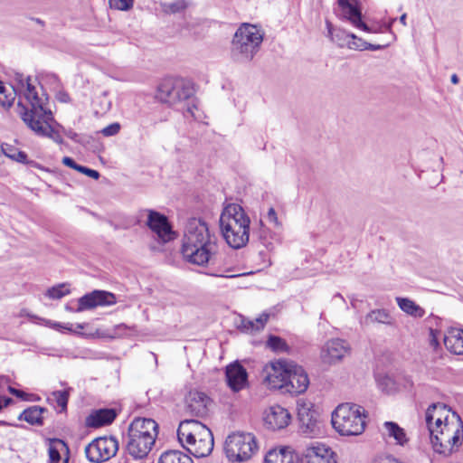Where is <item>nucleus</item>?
Returning a JSON list of instances; mask_svg holds the SVG:
<instances>
[{
    "mask_svg": "<svg viewBox=\"0 0 463 463\" xmlns=\"http://www.w3.org/2000/svg\"><path fill=\"white\" fill-rule=\"evenodd\" d=\"M257 450L256 438L251 433H232L225 440L224 451L232 462L247 461Z\"/></svg>",
    "mask_w": 463,
    "mask_h": 463,
    "instance_id": "obj_11",
    "label": "nucleus"
},
{
    "mask_svg": "<svg viewBox=\"0 0 463 463\" xmlns=\"http://www.w3.org/2000/svg\"><path fill=\"white\" fill-rule=\"evenodd\" d=\"M5 156L9 157L16 162L24 163L27 158V155L23 151H18L16 148L5 145V149L4 150Z\"/></svg>",
    "mask_w": 463,
    "mask_h": 463,
    "instance_id": "obj_36",
    "label": "nucleus"
},
{
    "mask_svg": "<svg viewBox=\"0 0 463 463\" xmlns=\"http://www.w3.org/2000/svg\"><path fill=\"white\" fill-rule=\"evenodd\" d=\"M267 220L269 222L273 223L277 227L280 225L278 216H277V213H276V211L274 210L273 207H270L269 209L268 213H267Z\"/></svg>",
    "mask_w": 463,
    "mask_h": 463,
    "instance_id": "obj_44",
    "label": "nucleus"
},
{
    "mask_svg": "<svg viewBox=\"0 0 463 463\" xmlns=\"http://www.w3.org/2000/svg\"><path fill=\"white\" fill-rule=\"evenodd\" d=\"M77 171L80 173H82V174L86 175L87 176H90L93 179H98L99 177V173L98 171L88 168V167L80 165H79V167H77Z\"/></svg>",
    "mask_w": 463,
    "mask_h": 463,
    "instance_id": "obj_42",
    "label": "nucleus"
},
{
    "mask_svg": "<svg viewBox=\"0 0 463 463\" xmlns=\"http://www.w3.org/2000/svg\"><path fill=\"white\" fill-rule=\"evenodd\" d=\"M8 391L13 395H14L16 397H19V398H22V399H24L25 396L27 395L24 392H23L21 390H18V389H15V388L11 387V386L8 388Z\"/></svg>",
    "mask_w": 463,
    "mask_h": 463,
    "instance_id": "obj_47",
    "label": "nucleus"
},
{
    "mask_svg": "<svg viewBox=\"0 0 463 463\" xmlns=\"http://www.w3.org/2000/svg\"><path fill=\"white\" fill-rule=\"evenodd\" d=\"M194 90L189 81L182 78L168 77L164 79L157 87L156 99L170 106L189 101Z\"/></svg>",
    "mask_w": 463,
    "mask_h": 463,
    "instance_id": "obj_9",
    "label": "nucleus"
},
{
    "mask_svg": "<svg viewBox=\"0 0 463 463\" xmlns=\"http://www.w3.org/2000/svg\"><path fill=\"white\" fill-rule=\"evenodd\" d=\"M120 130V125L118 122L112 123L100 131L101 134L105 137H112L117 135Z\"/></svg>",
    "mask_w": 463,
    "mask_h": 463,
    "instance_id": "obj_41",
    "label": "nucleus"
},
{
    "mask_svg": "<svg viewBox=\"0 0 463 463\" xmlns=\"http://www.w3.org/2000/svg\"><path fill=\"white\" fill-rule=\"evenodd\" d=\"M195 110H197V107L194 104H193V105L188 104L186 106L184 113L189 114L194 118H197V117L195 115Z\"/></svg>",
    "mask_w": 463,
    "mask_h": 463,
    "instance_id": "obj_48",
    "label": "nucleus"
},
{
    "mask_svg": "<svg viewBox=\"0 0 463 463\" xmlns=\"http://www.w3.org/2000/svg\"><path fill=\"white\" fill-rule=\"evenodd\" d=\"M458 81H459V79H458V75H457V74H453V75L451 76V82H452L453 84H458Z\"/></svg>",
    "mask_w": 463,
    "mask_h": 463,
    "instance_id": "obj_55",
    "label": "nucleus"
},
{
    "mask_svg": "<svg viewBox=\"0 0 463 463\" xmlns=\"http://www.w3.org/2000/svg\"><path fill=\"white\" fill-rule=\"evenodd\" d=\"M62 163L72 169L77 170V167H79L80 165H78L71 157L64 156L62 158Z\"/></svg>",
    "mask_w": 463,
    "mask_h": 463,
    "instance_id": "obj_46",
    "label": "nucleus"
},
{
    "mask_svg": "<svg viewBox=\"0 0 463 463\" xmlns=\"http://www.w3.org/2000/svg\"><path fill=\"white\" fill-rule=\"evenodd\" d=\"M338 5L341 9L342 20L348 22L355 29L365 33H391L392 26L396 21V18H392L387 24L371 26L365 22L357 0H338Z\"/></svg>",
    "mask_w": 463,
    "mask_h": 463,
    "instance_id": "obj_10",
    "label": "nucleus"
},
{
    "mask_svg": "<svg viewBox=\"0 0 463 463\" xmlns=\"http://www.w3.org/2000/svg\"><path fill=\"white\" fill-rule=\"evenodd\" d=\"M78 328H80V329H83V328H84V326H82V325H78Z\"/></svg>",
    "mask_w": 463,
    "mask_h": 463,
    "instance_id": "obj_56",
    "label": "nucleus"
},
{
    "mask_svg": "<svg viewBox=\"0 0 463 463\" xmlns=\"http://www.w3.org/2000/svg\"><path fill=\"white\" fill-rule=\"evenodd\" d=\"M157 423L152 419H136L128 428L126 449L134 458L148 455L157 437Z\"/></svg>",
    "mask_w": 463,
    "mask_h": 463,
    "instance_id": "obj_5",
    "label": "nucleus"
},
{
    "mask_svg": "<svg viewBox=\"0 0 463 463\" xmlns=\"http://www.w3.org/2000/svg\"><path fill=\"white\" fill-rule=\"evenodd\" d=\"M68 294H70V289L67 288L66 284L54 286L46 292V296L52 299H60Z\"/></svg>",
    "mask_w": 463,
    "mask_h": 463,
    "instance_id": "obj_34",
    "label": "nucleus"
},
{
    "mask_svg": "<svg viewBox=\"0 0 463 463\" xmlns=\"http://www.w3.org/2000/svg\"><path fill=\"white\" fill-rule=\"evenodd\" d=\"M365 410L354 403L339 404L332 413V425L342 436H357L365 428Z\"/></svg>",
    "mask_w": 463,
    "mask_h": 463,
    "instance_id": "obj_6",
    "label": "nucleus"
},
{
    "mask_svg": "<svg viewBox=\"0 0 463 463\" xmlns=\"http://www.w3.org/2000/svg\"><path fill=\"white\" fill-rule=\"evenodd\" d=\"M430 435V441L437 453L449 455L458 449L463 436V422L459 416H451V421L441 425V427L428 428Z\"/></svg>",
    "mask_w": 463,
    "mask_h": 463,
    "instance_id": "obj_8",
    "label": "nucleus"
},
{
    "mask_svg": "<svg viewBox=\"0 0 463 463\" xmlns=\"http://www.w3.org/2000/svg\"><path fill=\"white\" fill-rule=\"evenodd\" d=\"M225 376L228 386L235 392L247 385V371L239 362H234L226 367Z\"/></svg>",
    "mask_w": 463,
    "mask_h": 463,
    "instance_id": "obj_20",
    "label": "nucleus"
},
{
    "mask_svg": "<svg viewBox=\"0 0 463 463\" xmlns=\"http://www.w3.org/2000/svg\"><path fill=\"white\" fill-rule=\"evenodd\" d=\"M385 47V45H381V44H373V43H367V44H365V50H370V51H378V50H382Z\"/></svg>",
    "mask_w": 463,
    "mask_h": 463,
    "instance_id": "obj_50",
    "label": "nucleus"
},
{
    "mask_svg": "<svg viewBox=\"0 0 463 463\" xmlns=\"http://www.w3.org/2000/svg\"><path fill=\"white\" fill-rule=\"evenodd\" d=\"M146 213V225L156 234L159 241L168 242L175 239V232L164 214L154 210H143L141 214Z\"/></svg>",
    "mask_w": 463,
    "mask_h": 463,
    "instance_id": "obj_13",
    "label": "nucleus"
},
{
    "mask_svg": "<svg viewBox=\"0 0 463 463\" xmlns=\"http://www.w3.org/2000/svg\"><path fill=\"white\" fill-rule=\"evenodd\" d=\"M373 463H402V462L398 461L397 459H395L394 458L390 457V456H380L374 459Z\"/></svg>",
    "mask_w": 463,
    "mask_h": 463,
    "instance_id": "obj_45",
    "label": "nucleus"
},
{
    "mask_svg": "<svg viewBox=\"0 0 463 463\" xmlns=\"http://www.w3.org/2000/svg\"><path fill=\"white\" fill-rule=\"evenodd\" d=\"M177 437L182 446L196 458L207 457L213 449L212 431L196 420L181 421Z\"/></svg>",
    "mask_w": 463,
    "mask_h": 463,
    "instance_id": "obj_4",
    "label": "nucleus"
},
{
    "mask_svg": "<svg viewBox=\"0 0 463 463\" xmlns=\"http://www.w3.org/2000/svg\"><path fill=\"white\" fill-rule=\"evenodd\" d=\"M446 348L456 354H463V330L457 327L449 328L443 338Z\"/></svg>",
    "mask_w": 463,
    "mask_h": 463,
    "instance_id": "obj_23",
    "label": "nucleus"
},
{
    "mask_svg": "<svg viewBox=\"0 0 463 463\" xmlns=\"http://www.w3.org/2000/svg\"><path fill=\"white\" fill-rule=\"evenodd\" d=\"M219 222L222 234L232 248L240 249L247 244L250 220L240 204L230 203L225 206Z\"/></svg>",
    "mask_w": 463,
    "mask_h": 463,
    "instance_id": "obj_3",
    "label": "nucleus"
},
{
    "mask_svg": "<svg viewBox=\"0 0 463 463\" xmlns=\"http://www.w3.org/2000/svg\"><path fill=\"white\" fill-rule=\"evenodd\" d=\"M458 416L455 411H452L446 404L442 402L432 403L426 411L425 420L428 428L441 427L447 423V420L451 421V416Z\"/></svg>",
    "mask_w": 463,
    "mask_h": 463,
    "instance_id": "obj_19",
    "label": "nucleus"
},
{
    "mask_svg": "<svg viewBox=\"0 0 463 463\" xmlns=\"http://www.w3.org/2000/svg\"><path fill=\"white\" fill-rule=\"evenodd\" d=\"M5 149V145L0 146V164L3 162V158L5 156V153H4Z\"/></svg>",
    "mask_w": 463,
    "mask_h": 463,
    "instance_id": "obj_52",
    "label": "nucleus"
},
{
    "mask_svg": "<svg viewBox=\"0 0 463 463\" xmlns=\"http://www.w3.org/2000/svg\"><path fill=\"white\" fill-rule=\"evenodd\" d=\"M269 314L263 313L255 320H248L242 322V326L247 332H256L264 328L269 319Z\"/></svg>",
    "mask_w": 463,
    "mask_h": 463,
    "instance_id": "obj_32",
    "label": "nucleus"
},
{
    "mask_svg": "<svg viewBox=\"0 0 463 463\" xmlns=\"http://www.w3.org/2000/svg\"><path fill=\"white\" fill-rule=\"evenodd\" d=\"M264 463H299L298 457L286 449H271L264 458Z\"/></svg>",
    "mask_w": 463,
    "mask_h": 463,
    "instance_id": "obj_26",
    "label": "nucleus"
},
{
    "mask_svg": "<svg viewBox=\"0 0 463 463\" xmlns=\"http://www.w3.org/2000/svg\"><path fill=\"white\" fill-rule=\"evenodd\" d=\"M53 401L61 407V411H65L69 400V391H55L52 393Z\"/></svg>",
    "mask_w": 463,
    "mask_h": 463,
    "instance_id": "obj_35",
    "label": "nucleus"
},
{
    "mask_svg": "<svg viewBox=\"0 0 463 463\" xmlns=\"http://www.w3.org/2000/svg\"><path fill=\"white\" fill-rule=\"evenodd\" d=\"M396 302L399 307L410 316L414 317H422L425 314L424 309L410 298H396Z\"/></svg>",
    "mask_w": 463,
    "mask_h": 463,
    "instance_id": "obj_29",
    "label": "nucleus"
},
{
    "mask_svg": "<svg viewBox=\"0 0 463 463\" xmlns=\"http://www.w3.org/2000/svg\"><path fill=\"white\" fill-rule=\"evenodd\" d=\"M13 400L9 397L0 396V411L2 408L8 406Z\"/></svg>",
    "mask_w": 463,
    "mask_h": 463,
    "instance_id": "obj_49",
    "label": "nucleus"
},
{
    "mask_svg": "<svg viewBox=\"0 0 463 463\" xmlns=\"http://www.w3.org/2000/svg\"><path fill=\"white\" fill-rule=\"evenodd\" d=\"M157 463H194L192 458L180 450H166L161 454Z\"/></svg>",
    "mask_w": 463,
    "mask_h": 463,
    "instance_id": "obj_28",
    "label": "nucleus"
},
{
    "mask_svg": "<svg viewBox=\"0 0 463 463\" xmlns=\"http://www.w3.org/2000/svg\"><path fill=\"white\" fill-rule=\"evenodd\" d=\"M263 41L261 30L253 24H244L236 31L232 42V57L238 62L251 61Z\"/></svg>",
    "mask_w": 463,
    "mask_h": 463,
    "instance_id": "obj_7",
    "label": "nucleus"
},
{
    "mask_svg": "<svg viewBox=\"0 0 463 463\" xmlns=\"http://www.w3.org/2000/svg\"><path fill=\"white\" fill-rule=\"evenodd\" d=\"M187 4L184 0H176L173 3L164 4L162 5L163 11L167 14H175L184 10Z\"/></svg>",
    "mask_w": 463,
    "mask_h": 463,
    "instance_id": "obj_38",
    "label": "nucleus"
},
{
    "mask_svg": "<svg viewBox=\"0 0 463 463\" xmlns=\"http://www.w3.org/2000/svg\"><path fill=\"white\" fill-rule=\"evenodd\" d=\"M346 38H348L346 42L348 48L359 51L365 50V44H367V42L364 41L362 38L357 37L354 33H349V34H346Z\"/></svg>",
    "mask_w": 463,
    "mask_h": 463,
    "instance_id": "obj_37",
    "label": "nucleus"
},
{
    "mask_svg": "<svg viewBox=\"0 0 463 463\" xmlns=\"http://www.w3.org/2000/svg\"><path fill=\"white\" fill-rule=\"evenodd\" d=\"M64 134L71 140L73 141H78L77 140V137H78V134L74 131H72L71 129H69V130H64Z\"/></svg>",
    "mask_w": 463,
    "mask_h": 463,
    "instance_id": "obj_51",
    "label": "nucleus"
},
{
    "mask_svg": "<svg viewBox=\"0 0 463 463\" xmlns=\"http://www.w3.org/2000/svg\"><path fill=\"white\" fill-rule=\"evenodd\" d=\"M117 416L114 409H100L93 411L86 420L89 427L99 428L113 422Z\"/></svg>",
    "mask_w": 463,
    "mask_h": 463,
    "instance_id": "obj_24",
    "label": "nucleus"
},
{
    "mask_svg": "<svg viewBox=\"0 0 463 463\" xmlns=\"http://www.w3.org/2000/svg\"><path fill=\"white\" fill-rule=\"evenodd\" d=\"M383 324L386 326H393L394 318L390 312L384 308L373 309L370 311L362 320L361 325L367 326L372 324Z\"/></svg>",
    "mask_w": 463,
    "mask_h": 463,
    "instance_id": "obj_25",
    "label": "nucleus"
},
{
    "mask_svg": "<svg viewBox=\"0 0 463 463\" xmlns=\"http://www.w3.org/2000/svg\"><path fill=\"white\" fill-rule=\"evenodd\" d=\"M218 238L210 231L202 218L187 220L182 240V253L191 263L203 266L208 263L218 250Z\"/></svg>",
    "mask_w": 463,
    "mask_h": 463,
    "instance_id": "obj_2",
    "label": "nucleus"
},
{
    "mask_svg": "<svg viewBox=\"0 0 463 463\" xmlns=\"http://www.w3.org/2000/svg\"><path fill=\"white\" fill-rule=\"evenodd\" d=\"M351 351L350 345L344 339L328 340L322 347L320 358L324 364H333L341 361Z\"/></svg>",
    "mask_w": 463,
    "mask_h": 463,
    "instance_id": "obj_17",
    "label": "nucleus"
},
{
    "mask_svg": "<svg viewBox=\"0 0 463 463\" xmlns=\"http://www.w3.org/2000/svg\"><path fill=\"white\" fill-rule=\"evenodd\" d=\"M118 450V442L114 437H99L92 440L85 449L90 462H104L114 457Z\"/></svg>",
    "mask_w": 463,
    "mask_h": 463,
    "instance_id": "obj_12",
    "label": "nucleus"
},
{
    "mask_svg": "<svg viewBox=\"0 0 463 463\" xmlns=\"http://www.w3.org/2000/svg\"><path fill=\"white\" fill-rule=\"evenodd\" d=\"M289 412L280 405L269 407L264 417L265 425L270 430H281L287 427L290 421Z\"/></svg>",
    "mask_w": 463,
    "mask_h": 463,
    "instance_id": "obj_22",
    "label": "nucleus"
},
{
    "mask_svg": "<svg viewBox=\"0 0 463 463\" xmlns=\"http://www.w3.org/2000/svg\"><path fill=\"white\" fill-rule=\"evenodd\" d=\"M46 411V409L40 406H31L25 409L18 417L19 420H23L31 425L41 426L43 423V413Z\"/></svg>",
    "mask_w": 463,
    "mask_h": 463,
    "instance_id": "obj_27",
    "label": "nucleus"
},
{
    "mask_svg": "<svg viewBox=\"0 0 463 463\" xmlns=\"http://www.w3.org/2000/svg\"><path fill=\"white\" fill-rule=\"evenodd\" d=\"M289 364L290 361L278 360L265 367L264 382L270 389H279L285 392Z\"/></svg>",
    "mask_w": 463,
    "mask_h": 463,
    "instance_id": "obj_14",
    "label": "nucleus"
},
{
    "mask_svg": "<svg viewBox=\"0 0 463 463\" xmlns=\"http://www.w3.org/2000/svg\"><path fill=\"white\" fill-rule=\"evenodd\" d=\"M210 398L203 392L191 390L185 396V406L192 415L202 417L207 413Z\"/></svg>",
    "mask_w": 463,
    "mask_h": 463,
    "instance_id": "obj_21",
    "label": "nucleus"
},
{
    "mask_svg": "<svg viewBox=\"0 0 463 463\" xmlns=\"http://www.w3.org/2000/svg\"><path fill=\"white\" fill-rule=\"evenodd\" d=\"M15 81V86H10V89H7L0 80V104L9 109L19 92L28 102V106H24L21 100L18 102V113L26 126L36 135L49 137L57 144H62L63 139L61 134L51 125L54 119L48 107L47 95L43 92L39 94L30 77L25 78L23 74H16Z\"/></svg>",
    "mask_w": 463,
    "mask_h": 463,
    "instance_id": "obj_1",
    "label": "nucleus"
},
{
    "mask_svg": "<svg viewBox=\"0 0 463 463\" xmlns=\"http://www.w3.org/2000/svg\"><path fill=\"white\" fill-rule=\"evenodd\" d=\"M439 332L438 330H434V329L430 330V345L435 349L437 347H439Z\"/></svg>",
    "mask_w": 463,
    "mask_h": 463,
    "instance_id": "obj_43",
    "label": "nucleus"
},
{
    "mask_svg": "<svg viewBox=\"0 0 463 463\" xmlns=\"http://www.w3.org/2000/svg\"><path fill=\"white\" fill-rule=\"evenodd\" d=\"M301 454L304 463H337L332 449L317 441L307 444Z\"/></svg>",
    "mask_w": 463,
    "mask_h": 463,
    "instance_id": "obj_15",
    "label": "nucleus"
},
{
    "mask_svg": "<svg viewBox=\"0 0 463 463\" xmlns=\"http://www.w3.org/2000/svg\"><path fill=\"white\" fill-rule=\"evenodd\" d=\"M268 346L275 352H282L287 350L286 342L276 335H270L267 342Z\"/></svg>",
    "mask_w": 463,
    "mask_h": 463,
    "instance_id": "obj_39",
    "label": "nucleus"
},
{
    "mask_svg": "<svg viewBox=\"0 0 463 463\" xmlns=\"http://www.w3.org/2000/svg\"><path fill=\"white\" fill-rule=\"evenodd\" d=\"M305 414H307V416H308V413L306 412V411H302L299 408H298V416H299V419L301 421H304V416Z\"/></svg>",
    "mask_w": 463,
    "mask_h": 463,
    "instance_id": "obj_54",
    "label": "nucleus"
},
{
    "mask_svg": "<svg viewBox=\"0 0 463 463\" xmlns=\"http://www.w3.org/2000/svg\"><path fill=\"white\" fill-rule=\"evenodd\" d=\"M406 19H407V14H403L400 16V23L402 24L404 26L407 24H406Z\"/></svg>",
    "mask_w": 463,
    "mask_h": 463,
    "instance_id": "obj_53",
    "label": "nucleus"
},
{
    "mask_svg": "<svg viewBox=\"0 0 463 463\" xmlns=\"http://www.w3.org/2000/svg\"><path fill=\"white\" fill-rule=\"evenodd\" d=\"M326 25L331 41L339 46L346 45V42L348 40V38H346V34H349V33L343 30L333 31L332 24L330 23H327Z\"/></svg>",
    "mask_w": 463,
    "mask_h": 463,
    "instance_id": "obj_33",
    "label": "nucleus"
},
{
    "mask_svg": "<svg viewBox=\"0 0 463 463\" xmlns=\"http://www.w3.org/2000/svg\"><path fill=\"white\" fill-rule=\"evenodd\" d=\"M309 384V380L305 370L290 361L288 376L286 379L285 392L291 395H298L306 392Z\"/></svg>",
    "mask_w": 463,
    "mask_h": 463,
    "instance_id": "obj_16",
    "label": "nucleus"
},
{
    "mask_svg": "<svg viewBox=\"0 0 463 463\" xmlns=\"http://www.w3.org/2000/svg\"><path fill=\"white\" fill-rule=\"evenodd\" d=\"M7 152H9V154H14V152L12 150H9V149H7Z\"/></svg>",
    "mask_w": 463,
    "mask_h": 463,
    "instance_id": "obj_57",
    "label": "nucleus"
},
{
    "mask_svg": "<svg viewBox=\"0 0 463 463\" xmlns=\"http://www.w3.org/2000/svg\"><path fill=\"white\" fill-rule=\"evenodd\" d=\"M116 303L113 293L104 290H93L79 298L77 311L81 312L97 307L111 306Z\"/></svg>",
    "mask_w": 463,
    "mask_h": 463,
    "instance_id": "obj_18",
    "label": "nucleus"
},
{
    "mask_svg": "<svg viewBox=\"0 0 463 463\" xmlns=\"http://www.w3.org/2000/svg\"><path fill=\"white\" fill-rule=\"evenodd\" d=\"M62 449L69 451V448L66 442L60 439H51L48 449L49 463H60L61 450Z\"/></svg>",
    "mask_w": 463,
    "mask_h": 463,
    "instance_id": "obj_30",
    "label": "nucleus"
},
{
    "mask_svg": "<svg viewBox=\"0 0 463 463\" xmlns=\"http://www.w3.org/2000/svg\"><path fill=\"white\" fill-rule=\"evenodd\" d=\"M386 434L389 437L393 438L396 442L400 445H403L407 442V437L404 430L401 428L397 423L392 421H386L383 424Z\"/></svg>",
    "mask_w": 463,
    "mask_h": 463,
    "instance_id": "obj_31",
    "label": "nucleus"
},
{
    "mask_svg": "<svg viewBox=\"0 0 463 463\" xmlns=\"http://www.w3.org/2000/svg\"><path fill=\"white\" fill-rule=\"evenodd\" d=\"M109 5L115 9L128 11L133 7L134 0H109Z\"/></svg>",
    "mask_w": 463,
    "mask_h": 463,
    "instance_id": "obj_40",
    "label": "nucleus"
}]
</instances>
